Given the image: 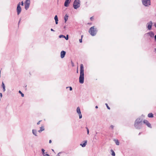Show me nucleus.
<instances>
[{
	"instance_id": "nucleus-1",
	"label": "nucleus",
	"mask_w": 156,
	"mask_h": 156,
	"mask_svg": "<svg viewBox=\"0 0 156 156\" xmlns=\"http://www.w3.org/2000/svg\"><path fill=\"white\" fill-rule=\"evenodd\" d=\"M84 67L83 64L80 66V74L79 77V82L81 83H83L84 79Z\"/></svg>"
},
{
	"instance_id": "nucleus-2",
	"label": "nucleus",
	"mask_w": 156,
	"mask_h": 156,
	"mask_svg": "<svg viewBox=\"0 0 156 156\" xmlns=\"http://www.w3.org/2000/svg\"><path fill=\"white\" fill-rule=\"evenodd\" d=\"M97 30L94 26L91 27L89 30V32L92 36L95 35L97 34Z\"/></svg>"
},
{
	"instance_id": "nucleus-3",
	"label": "nucleus",
	"mask_w": 156,
	"mask_h": 156,
	"mask_svg": "<svg viewBox=\"0 0 156 156\" xmlns=\"http://www.w3.org/2000/svg\"><path fill=\"white\" fill-rule=\"evenodd\" d=\"M80 1L79 0H75L73 3V6L75 9H76L80 6Z\"/></svg>"
},
{
	"instance_id": "nucleus-4",
	"label": "nucleus",
	"mask_w": 156,
	"mask_h": 156,
	"mask_svg": "<svg viewBox=\"0 0 156 156\" xmlns=\"http://www.w3.org/2000/svg\"><path fill=\"white\" fill-rule=\"evenodd\" d=\"M143 4L146 6H148L151 5V1L150 0H142Z\"/></svg>"
},
{
	"instance_id": "nucleus-5",
	"label": "nucleus",
	"mask_w": 156,
	"mask_h": 156,
	"mask_svg": "<svg viewBox=\"0 0 156 156\" xmlns=\"http://www.w3.org/2000/svg\"><path fill=\"white\" fill-rule=\"evenodd\" d=\"M142 122V120L138 118V119H137L136 120V121L135 122V123H134L135 126L136 127V126H137V125L139 124L140 123Z\"/></svg>"
},
{
	"instance_id": "nucleus-6",
	"label": "nucleus",
	"mask_w": 156,
	"mask_h": 156,
	"mask_svg": "<svg viewBox=\"0 0 156 156\" xmlns=\"http://www.w3.org/2000/svg\"><path fill=\"white\" fill-rule=\"evenodd\" d=\"M30 0H26L25 3V9L27 10L29 7L30 5Z\"/></svg>"
},
{
	"instance_id": "nucleus-7",
	"label": "nucleus",
	"mask_w": 156,
	"mask_h": 156,
	"mask_svg": "<svg viewBox=\"0 0 156 156\" xmlns=\"http://www.w3.org/2000/svg\"><path fill=\"white\" fill-rule=\"evenodd\" d=\"M20 3H19L17 7V14L19 15V14L20 13L21 11V7L20 6Z\"/></svg>"
},
{
	"instance_id": "nucleus-8",
	"label": "nucleus",
	"mask_w": 156,
	"mask_h": 156,
	"mask_svg": "<svg viewBox=\"0 0 156 156\" xmlns=\"http://www.w3.org/2000/svg\"><path fill=\"white\" fill-rule=\"evenodd\" d=\"M76 111L77 113L79 115V118L81 119L82 117V114H81V112L80 111V108L79 107H78L77 108Z\"/></svg>"
},
{
	"instance_id": "nucleus-9",
	"label": "nucleus",
	"mask_w": 156,
	"mask_h": 156,
	"mask_svg": "<svg viewBox=\"0 0 156 156\" xmlns=\"http://www.w3.org/2000/svg\"><path fill=\"white\" fill-rule=\"evenodd\" d=\"M144 123L146 124L147 126L150 128H151V124L149 122L146 120H144L143 121Z\"/></svg>"
},
{
	"instance_id": "nucleus-10",
	"label": "nucleus",
	"mask_w": 156,
	"mask_h": 156,
	"mask_svg": "<svg viewBox=\"0 0 156 156\" xmlns=\"http://www.w3.org/2000/svg\"><path fill=\"white\" fill-rule=\"evenodd\" d=\"M66 54V51H61L60 53L61 57V58H63L65 56Z\"/></svg>"
},
{
	"instance_id": "nucleus-11",
	"label": "nucleus",
	"mask_w": 156,
	"mask_h": 156,
	"mask_svg": "<svg viewBox=\"0 0 156 156\" xmlns=\"http://www.w3.org/2000/svg\"><path fill=\"white\" fill-rule=\"evenodd\" d=\"M70 2V0H66L64 3V6L66 7H68L69 6V3Z\"/></svg>"
},
{
	"instance_id": "nucleus-12",
	"label": "nucleus",
	"mask_w": 156,
	"mask_h": 156,
	"mask_svg": "<svg viewBox=\"0 0 156 156\" xmlns=\"http://www.w3.org/2000/svg\"><path fill=\"white\" fill-rule=\"evenodd\" d=\"M152 25V23L151 22H150V23H148L147 28L148 30H151V29Z\"/></svg>"
},
{
	"instance_id": "nucleus-13",
	"label": "nucleus",
	"mask_w": 156,
	"mask_h": 156,
	"mask_svg": "<svg viewBox=\"0 0 156 156\" xmlns=\"http://www.w3.org/2000/svg\"><path fill=\"white\" fill-rule=\"evenodd\" d=\"M54 19L55 20V23L56 24H57L58 23V17L57 15H55V16Z\"/></svg>"
},
{
	"instance_id": "nucleus-14",
	"label": "nucleus",
	"mask_w": 156,
	"mask_h": 156,
	"mask_svg": "<svg viewBox=\"0 0 156 156\" xmlns=\"http://www.w3.org/2000/svg\"><path fill=\"white\" fill-rule=\"evenodd\" d=\"M68 16L67 15H66L64 17V20L65 21V23H66L67 21L68 20Z\"/></svg>"
},
{
	"instance_id": "nucleus-15",
	"label": "nucleus",
	"mask_w": 156,
	"mask_h": 156,
	"mask_svg": "<svg viewBox=\"0 0 156 156\" xmlns=\"http://www.w3.org/2000/svg\"><path fill=\"white\" fill-rule=\"evenodd\" d=\"M148 117L149 118H153V115L152 113H150L148 114Z\"/></svg>"
},
{
	"instance_id": "nucleus-16",
	"label": "nucleus",
	"mask_w": 156,
	"mask_h": 156,
	"mask_svg": "<svg viewBox=\"0 0 156 156\" xmlns=\"http://www.w3.org/2000/svg\"><path fill=\"white\" fill-rule=\"evenodd\" d=\"M87 141H85V142L84 143H83V144H80V145L82 146L83 147H84L85 146L87 143Z\"/></svg>"
},
{
	"instance_id": "nucleus-17",
	"label": "nucleus",
	"mask_w": 156,
	"mask_h": 156,
	"mask_svg": "<svg viewBox=\"0 0 156 156\" xmlns=\"http://www.w3.org/2000/svg\"><path fill=\"white\" fill-rule=\"evenodd\" d=\"M44 127L43 126H41L40 127V129L38 131V132L40 133L42 132V131L44 130Z\"/></svg>"
},
{
	"instance_id": "nucleus-18",
	"label": "nucleus",
	"mask_w": 156,
	"mask_h": 156,
	"mask_svg": "<svg viewBox=\"0 0 156 156\" xmlns=\"http://www.w3.org/2000/svg\"><path fill=\"white\" fill-rule=\"evenodd\" d=\"M2 86L3 88V91H5V86L3 82L2 83Z\"/></svg>"
},
{
	"instance_id": "nucleus-19",
	"label": "nucleus",
	"mask_w": 156,
	"mask_h": 156,
	"mask_svg": "<svg viewBox=\"0 0 156 156\" xmlns=\"http://www.w3.org/2000/svg\"><path fill=\"white\" fill-rule=\"evenodd\" d=\"M115 140L116 145H119V142L117 140Z\"/></svg>"
},
{
	"instance_id": "nucleus-20",
	"label": "nucleus",
	"mask_w": 156,
	"mask_h": 156,
	"mask_svg": "<svg viewBox=\"0 0 156 156\" xmlns=\"http://www.w3.org/2000/svg\"><path fill=\"white\" fill-rule=\"evenodd\" d=\"M111 151L112 152V155L113 156H115V153L114 151L112 150H111Z\"/></svg>"
},
{
	"instance_id": "nucleus-21",
	"label": "nucleus",
	"mask_w": 156,
	"mask_h": 156,
	"mask_svg": "<svg viewBox=\"0 0 156 156\" xmlns=\"http://www.w3.org/2000/svg\"><path fill=\"white\" fill-rule=\"evenodd\" d=\"M148 34H149V35L151 36V37H152L154 35V33L152 32H150L148 33Z\"/></svg>"
},
{
	"instance_id": "nucleus-22",
	"label": "nucleus",
	"mask_w": 156,
	"mask_h": 156,
	"mask_svg": "<svg viewBox=\"0 0 156 156\" xmlns=\"http://www.w3.org/2000/svg\"><path fill=\"white\" fill-rule=\"evenodd\" d=\"M32 131H33V134L34 135H35V136H37V135H36V133H37L36 131V130H33Z\"/></svg>"
},
{
	"instance_id": "nucleus-23",
	"label": "nucleus",
	"mask_w": 156,
	"mask_h": 156,
	"mask_svg": "<svg viewBox=\"0 0 156 156\" xmlns=\"http://www.w3.org/2000/svg\"><path fill=\"white\" fill-rule=\"evenodd\" d=\"M19 93L21 94L22 97H23L24 96V94L20 90L19 91Z\"/></svg>"
},
{
	"instance_id": "nucleus-24",
	"label": "nucleus",
	"mask_w": 156,
	"mask_h": 156,
	"mask_svg": "<svg viewBox=\"0 0 156 156\" xmlns=\"http://www.w3.org/2000/svg\"><path fill=\"white\" fill-rule=\"evenodd\" d=\"M41 151H42V152L43 154L44 155L45 154V153H44V151H45V150H44V149H41Z\"/></svg>"
},
{
	"instance_id": "nucleus-25",
	"label": "nucleus",
	"mask_w": 156,
	"mask_h": 156,
	"mask_svg": "<svg viewBox=\"0 0 156 156\" xmlns=\"http://www.w3.org/2000/svg\"><path fill=\"white\" fill-rule=\"evenodd\" d=\"M59 37L61 38V37H65V36L63 35H60L59 36Z\"/></svg>"
},
{
	"instance_id": "nucleus-26",
	"label": "nucleus",
	"mask_w": 156,
	"mask_h": 156,
	"mask_svg": "<svg viewBox=\"0 0 156 156\" xmlns=\"http://www.w3.org/2000/svg\"><path fill=\"white\" fill-rule=\"evenodd\" d=\"M66 40H68L69 38V36L68 35H67L66 36V37H65Z\"/></svg>"
},
{
	"instance_id": "nucleus-27",
	"label": "nucleus",
	"mask_w": 156,
	"mask_h": 156,
	"mask_svg": "<svg viewBox=\"0 0 156 156\" xmlns=\"http://www.w3.org/2000/svg\"><path fill=\"white\" fill-rule=\"evenodd\" d=\"M90 19L91 21H93L94 20V16H92L90 18Z\"/></svg>"
},
{
	"instance_id": "nucleus-28",
	"label": "nucleus",
	"mask_w": 156,
	"mask_h": 156,
	"mask_svg": "<svg viewBox=\"0 0 156 156\" xmlns=\"http://www.w3.org/2000/svg\"><path fill=\"white\" fill-rule=\"evenodd\" d=\"M105 105H106V106H107V108H108V109H110V107L108 106L107 104H105Z\"/></svg>"
},
{
	"instance_id": "nucleus-29",
	"label": "nucleus",
	"mask_w": 156,
	"mask_h": 156,
	"mask_svg": "<svg viewBox=\"0 0 156 156\" xmlns=\"http://www.w3.org/2000/svg\"><path fill=\"white\" fill-rule=\"evenodd\" d=\"M86 129H87V134H89V129H88V128L87 127H86Z\"/></svg>"
},
{
	"instance_id": "nucleus-30",
	"label": "nucleus",
	"mask_w": 156,
	"mask_h": 156,
	"mask_svg": "<svg viewBox=\"0 0 156 156\" xmlns=\"http://www.w3.org/2000/svg\"><path fill=\"white\" fill-rule=\"evenodd\" d=\"M44 156H50V155L48 154H45L44 155Z\"/></svg>"
},
{
	"instance_id": "nucleus-31",
	"label": "nucleus",
	"mask_w": 156,
	"mask_h": 156,
	"mask_svg": "<svg viewBox=\"0 0 156 156\" xmlns=\"http://www.w3.org/2000/svg\"><path fill=\"white\" fill-rule=\"evenodd\" d=\"M79 41L80 43L82 42V38H81V39H80L79 40Z\"/></svg>"
},
{
	"instance_id": "nucleus-32",
	"label": "nucleus",
	"mask_w": 156,
	"mask_h": 156,
	"mask_svg": "<svg viewBox=\"0 0 156 156\" xmlns=\"http://www.w3.org/2000/svg\"><path fill=\"white\" fill-rule=\"evenodd\" d=\"M71 63L73 66H74V63L72 61H71Z\"/></svg>"
},
{
	"instance_id": "nucleus-33",
	"label": "nucleus",
	"mask_w": 156,
	"mask_h": 156,
	"mask_svg": "<svg viewBox=\"0 0 156 156\" xmlns=\"http://www.w3.org/2000/svg\"><path fill=\"white\" fill-rule=\"evenodd\" d=\"M41 121H39L37 123V125H39L40 123V122Z\"/></svg>"
},
{
	"instance_id": "nucleus-34",
	"label": "nucleus",
	"mask_w": 156,
	"mask_h": 156,
	"mask_svg": "<svg viewBox=\"0 0 156 156\" xmlns=\"http://www.w3.org/2000/svg\"><path fill=\"white\" fill-rule=\"evenodd\" d=\"M21 5H22L23 6V1L22 2H21Z\"/></svg>"
},
{
	"instance_id": "nucleus-35",
	"label": "nucleus",
	"mask_w": 156,
	"mask_h": 156,
	"mask_svg": "<svg viewBox=\"0 0 156 156\" xmlns=\"http://www.w3.org/2000/svg\"><path fill=\"white\" fill-rule=\"evenodd\" d=\"M70 90H72V88L71 87H69Z\"/></svg>"
},
{
	"instance_id": "nucleus-36",
	"label": "nucleus",
	"mask_w": 156,
	"mask_h": 156,
	"mask_svg": "<svg viewBox=\"0 0 156 156\" xmlns=\"http://www.w3.org/2000/svg\"><path fill=\"white\" fill-rule=\"evenodd\" d=\"M111 127L112 128V129H113L114 126H113L112 125L111 126Z\"/></svg>"
},
{
	"instance_id": "nucleus-37",
	"label": "nucleus",
	"mask_w": 156,
	"mask_h": 156,
	"mask_svg": "<svg viewBox=\"0 0 156 156\" xmlns=\"http://www.w3.org/2000/svg\"><path fill=\"white\" fill-rule=\"evenodd\" d=\"M51 143V140H49V143Z\"/></svg>"
},
{
	"instance_id": "nucleus-38",
	"label": "nucleus",
	"mask_w": 156,
	"mask_h": 156,
	"mask_svg": "<svg viewBox=\"0 0 156 156\" xmlns=\"http://www.w3.org/2000/svg\"><path fill=\"white\" fill-rule=\"evenodd\" d=\"M51 31H54V30L52 29H51Z\"/></svg>"
},
{
	"instance_id": "nucleus-39",
	"label": "nucleus",
	"mask_w": 156,
	"mask_h": 156,
	"mask_svg": "<svg viewBox=\"0 0 156 156\" xmlns=\"http://www.w3.org/2000/svg\"><path fill=\"white\" fill-rule=\"evenodd\" d=\"M154 38H155V40H156V35L155 36Z\"/></svg>"
},
{
	"instance_id": "nucleus-40",
	"label": "nucleus",
	"mask_w": 156,
	"mask_h": 156,
	"mask_svg": "<svg viewBox=\"0 0 156 156\" xmlns=\"http://www.w3.org/2000/svg\"><path fill=\"white\" fill-rule=\"evenodd\" d=\"M95 108H98V106H96V107H95Z\"/></svg>"
},
{
	"instance_id": "nucleus-41",
	"label": "nucleus",
	"mask_w": 156,
	"mask_h": 156,
	"mask_svg": "<svg viewBox=\"0 0 156 156\" xmlns=\"http://www.w3.org/2000/svg\"><path fill=\"white\" fill-rule=\"evenodd\" d=\"M83 35H82L81 36V38H82H82H83Z\"/></svg>"
},
{
	"instance_id": "nucleus-42",
	"label": "nucleus",
	"mask_w": 156,
	"mask_h": 156,
	"mask_svg": "<svg viewBox=\"0 0 156 156\" xmlns=\"http://www.w3.org/2000/svg\"><path fill=\"white\" fill-rule=\"evenodd\" d=\"M154 26L156 27V23L154 24Z\"/></svg>"
},
{
	"instance_id": "nucleus-43",
	"label": "nucleus",
	"mask_w": 156,
	"mask_h": 156,
	"mask_svg": "<svg viewBox=\"0 0 156 156\" xmlns=\"http://www.w3.org/2000/svg\"><path fill=\"white\" fill-rule=\"evenodd\" d=\"M155 51H156V48H155Z\"/></svg>"
},
{
	"instance_id": "nucleus-44",
	"label": "nucleus",
	"mask_w": 156,
	"mask_h": 156,
	"mask_svg": "<svg viewBox=\"0 0 156 156\" xmlns=\"http://www.w3.org/2000/svg\"><path fill=\"white\" fill-rule=\"evenodd\" d=\"M60 154V153H58V155H59V154Z\"/></svg>"
},
{
	"instance_id": "nucleus-45",
	"label": "nucleus",
	"mask_w": 156,
	"mask_h": 156,
	"mask_svg": "<svg viewBox=\"0 0 156 156\" xmlns=\"http://www.w3.org/2000/svg\"><path fill=\"white\" fill-rule=\"evenodd\" d=\"M1 96H2V94L1 93Z\"/></svg>"
},
{
	"instance_id": "nucleus-46",
	"label": "nucleus",
	"mask_w": 156,
	"mask_h": 156,
	"mask_svg": "<svg viewBox=\"0 0 156 156\" xmlns=\"http://www.w3.org/2000/svg\"><path fill=\"white\" fill-rule=\"evenodd\" d=\"M77 73H78V70H77Z\"/></svg>"
},
{
	"instance_id": "nucleus-47",
	"label": "nucleus",
	"mask_w": 156,
	"mask_h": 156,
	"mask_svg": "<svg viewBox=\"0 0 156 156\" xmlns=\"http://www.w3.org/2000/svg\"><path fill=\"white\" fill-rule=\"evenodd\" d=\"M88 24H91L90 23H88Z\"/></svg>"
}]
</instances>
